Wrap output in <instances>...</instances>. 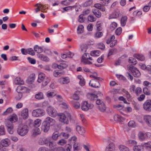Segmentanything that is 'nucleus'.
I'll return each instance as SVG.
<instances>
[{
	"label": "nucleus",
	"instance_id": "63",
	"mask_svg": "<svg viewBox=\"0 0 151 151\" xmlns=\"http://www.w3.org/2000/svg\"><path fill=\"white\" fill-rule=\"evenodd\" d=\"M122 32V29L121 27L118 28L115 31V33L117 35H120Z\"/></svg>",
	"mask_w": 151,
	"mask_h": 151
},
{
	"label": "nucleus",
	"instance_id": "32",
	"mask_svg": "<svg viewBox=\"0 0 151 151\" xmlns=\"http://www.w3.org/2000/svg\"><path fill=\"white\" fill-rule=\"evenodd\" d=\"M98 108L101 112H104L106 111V108L104 103H102L98 106Z\"/></svg>",
	"mask_w": 151,
	"mask_h": 151
},
{
	"label": "nucleus",
	"instance_id": "44",
	"mask_svg": "<svg viewBox=\"0 0 151 151\" xmlns=\"http://www.w3.org/2000/svg\"><path fill=\"white\" fill-rule=\"evenodd\" d=\"M27 53L29 54L32 56L34 55L35 54V51L32 48H29L27 49V50H26Z\"/></svg>",
	"mask_w": 151,
	"mask_h": 151
},
{
	"label": "nucleus",
	"instance_id": "48",
	"mask_svg": "<svg viewBox=\"0 0 151 151\" xmlns=\"http://www.w3.org/2000/svg\"><path fill=\"white\" fill-rule=\"evenodd\" d=\"M128 125L129 127L133 128L137 126L136 123L133 121H130L128 123Z\"/></svg>",
	"mask_w": 151,
	"mask_h": 151
},
{
	"label": "nucleus",
	"instance_id": "39",
	"mask_svg": "<svg viewBox=\"0 0 151 151\" xmlns=\"http://www.w3.org/2000/svg\"><path fill=\"white\" fill-rule=\"evenodd\" d=\"M46 95L48 98H50L55 96V94L54 92L49 91L46 93Z\"/></svg>",
	"mask_w": 151,
	"mask_h": 151
},
{
	"label": "nucleus",
	"instance_id": "55",
	"mask_svg": "<svg viewBox=\"0 0 151 151\" xmlns=\"http://www.w3.org/2000/svg\"><path fill=\"white\" fill-rule=\"evenodd\" d=\"M129 62L130 63H132L133 65H135L137 63L136 60L133 58H130L129 59Z\"/></svg>",
	"mask_w": 151,
	"mask_h": 151
},
{
	"label": "nucleus",
	"instance_id": "3",
	"mask_svg": "<svg viewBox=\"0 0 151 151\" xmlns=\"http://www.w3.org/2000/svg\"><path fill=\"white\" fill-rule=\"evenodd\" d=\"M50 137L44 138H41L39 141V144L41 145H45L46 146H49L52 148L54 145L53 142L51 141Z\"/></svg>",
	"mask_w": 151,
	"mask_h": 151
},
{
	"label": "nucleus",
	"instance_id": "50",
	"mask_svg": "<svg viewBox=\"0 0 151 151\" xmlns=\"http://www.w3.org/2000/svg\"><path fill=\"white\" fill-rule=\"evenodd\" d=\"M81 50L83 53H84L86 51L87 49V46L86 45H82L81 46Z\"/></svg>",
	"mask_w": 151,
	"mask_h": 151
},
{
	"label": "nucleus",
	"instance_id": "28",
	"mask_svg": "<svg viewBox=\"0 0 151 151\" xmlns=\"http://www.w3.org/2000/svg\"><path fill=\"white\" fill-rule=\"evenodd\" d=\"M32 136L35 137L40 133V130L37 127H35V129L32 130Z\"/></svg>",
	"mask_w": 151,
	"mask_h": 151
},
{
	"label": "nucleus",
	"instance_id": "6",
	"mask_svg": "<svg viewBox=\"0 0 151 151\" xmlns=\"http://www.w3.org/2000/svg\"><path fill=\"white\" fill-rule=\"evenodd\" d=\"M5 124L7 128L8 132L10 134H13L14 132V127L13 123L11 122L9 120L6 119L5 121Z\"/></svg>",
	"mask_w": 151,
	"mask_h": 151
},
{
	"label": "nucleus",
	"instance_id": "42",
	"mask_svg": "<svg viewBox=\"0 0 151 151\" xmlns=\"http://www.w3.org/2000/svg\"><path fill=\"white\" fill-rule=\"evenodd\" d=\"M102 23L100 21H98L96 24V26L97 28V29L98 31H101L102 29Z\"/></svg>",
	"mask_w": 151,
	"mask_h": 151
},
{
	"label": "nucleus",
	"instance_id": "22",
	"mask_svg": "<svg viewBox=\"0 0 151 151\" xmlns=\"http://www.w3.org/2000/svg\"><path fill=\"white\" fill-rule=\"evenodd\" d=\"M14 83L17 85H23L24 82L20 77H17L14 80Z\"/></svg>",
	"mask_w": 151,
	"mask_h": 151
},
{
	"label": "nucleus",
	"instance_id": "45",
	"mask_svg": "<svg viewBox=\"0 0 151 151\" xmlns=\"http://www.w3.org/2000/svg\"><path fill=\"white\" fill-rule=\"evenodd\" d=\"M50 77H45L44 81H43V82L42 83L43 85L44 86H46L50 82Z\"/></svg>",
	"mask_w": 151,
	"mask_h": 151
},
{
	"label": "nucleus",
	"instance_id": "56",
	"mask_svg": "<svg viewBox=\"0 0 151 151\" xmlns=\"http://www.w3.org/2000/svg\"><path fill=\"white\" fill-rule=\"evenodd\" d=\"M67 141L64 139H61L58 142V144L60 145H63L66 144Z\"/></svg>",
	"mask_w": 151,
	"mask_h": 151
},
{
	"label": "nucleus",
	"instance_id": "25",
	"mask_svg": "<svg viewBox=\"0 0 151 151\" xmlns=\"http://www.w3.org/2000/svg\"><path fill=\"white\" fill-rule=\"evenodd\" d=\"M34 49L36 52L38 53V54H40L43 51V47H40L38 45L35 46Z\"/></svg>",
	"mask_w": 151,
	"mask_h": 151
},
{
	"label": "nucleus",
	"instance_id": "33",
	"mask_svg": "<svg viewBox=\"0 0 151 151\" xmlns=\"http://www.w3.org/2000/svg\"><path fill=\"white\" fill-rule=\"evenodd\" d=\"M127 19V17L126 16L123 17L121 18L120 22L121 25L122 26H124L125 25Z\"/></svg>",
	"mask_w": 151,
	"mask_h": 151
},
{
	"label": "nucleus",
	"instance_id": "29",
	"mask_svg": "<svg viewBox=\"0 0 151 151\" xmlns=\"http://www.w3.org/2000/svg\"><path fill=\"white\" fill-rule=\"evenodd\" d=\"M119 12L118 10L115 11L111 14L109 17V19L116 18L119 16Z\"/></svg>",
	"mask_w": 151,
	"mask_h": 151
},
{
	"label": "nucleus",
	"instance_id": "31",
	"mask_svg": "<svg viewBox=\"0 0 151 151\" xmlns=\"http://www.w3.org/2000/svg\"><path fill=\"white\" fill-rule=\"evenodd\" d=\"M9 120L12 123L16 122L18 119L17 116L15 114H13L10 116L9 119H6Z\"/></svg>",
	"mask_w": 151,
	"mask_h": 151
},
{
	"label": "nucleus",
	"instance_id": "54",
	"mask_svg": "<svg viewBox=\"0 0 151 151\" xmlns=\"http://www.w3.org/2000/svg\"><path fill=\"white\" fill-rule=\"evenodd\" d=\"M22 94L21 92H17L15 97V99L17 100H20L22 97Z\"/></svg>",
	"mask_w": 151,
	"mask_h": 151
},
{
	"label": "nucleus",
	"instance_id": "24",
	"mask_svg": "<svg viewBox=\"0 0 151 151\" xmlns=\"http://www.w3.org/2000/svg\"><path fill=\"white\" fill-rule=\"evenodd\" d=\"M132 149L133 151H143L144 150L143 146L142 145H134Z\"/></svg>",
	"mask_w": 151,
	"mask_h": 151
},
{
	"label": "nucleus",
	"instance_id": "58",
	"mask_svg": "<svg viewBox=\"0 0 151 151\" xmlns=\"http://www.w3.org/2000/svg\"><path fill=\"white\" fill-rule=\"evenodd\" d=\"M5 130L3 126H0V135H3L5 134Z\"/></svg>",
	"mask_w": 151,
	"mask_h": 151
},
{
	"label": "nucleus",
	"instance_id": "11",
	"mask_svg": "<svg viewBox=\"0 0 151 151\" xmlns=\"http://www.w3.org/2000/svg\"><path fill=\"white\" fill-rule=\"evenodd\" d=\"M93 107L92 105L89 104L86 101H84L82 103L81 109L83 110L87 111L89 109H91Z\"/></svg>",
	"mask_w": 151,
	"mask_h": 151
},
{
	"label": "nucleus",
	"instance_id": "12",
	"mask_svg": "<svg viewBox=\"0 0 151 151\" xmlns=\"http://www.w3.org/2000/svg\"><path fill=\"white\" fill-rule=\"evenodd\" d=\"M116 147L113 143H110L106 148L105 151H115Z\"/></svg>",
	"mask_w": 151,
	"mask_h": 151
},
{
	"label": "nucleus",
	"instance_id": "35",
	"mask_svg": "<svg viewBox=\"0 0 151 151\" xmlns=\"http://www.w3.org/2000/svg\"><path fill=\"white\" fill-rule=\"evenodd\" d=\"M114 119L115 121L118 122H121L124 120L123 117L118 114H116L114 116Z\"/></svg>",
	"mask_w": 151,
	"mask_h": 151
},
{
	"label": "nucleus",
	"instance_id": "36",
	"mask_svg": "<svg viewBox=\"0 0 151 151\" xmlns=\"http://www.w3.org/2000/svg\"><path fill=\"white\" fill-rule=\"evenodd\" d=\"M142 145H143V147L147 149H150L151 150V142L149 141L147 142H143Z\"/></svg>",
	"mask_w": 151,
	"mask_h": 151
},
{
	"label": "nucleus",
	"instance_id": "30",
	"mask_svg": "<svg viewBox=\"0 0 151 151\" xmlns=\"http://www.w3.org/2000/svg\"><path fill=\"white\" fill-rule=\"evenodd\" d=\"M93 14L98 18H100L101 15V12L98 9H92Z\"/></svg>",
	"mask_w": 151,
	"mask_h": 151
},
{
	"label": "nucleus",
	"instance_id": "53",
	"mask_svg": "<svg viewBox=\"0 0 151 151\" xmlns=\"http://www.w3.org/2000/svg\"><path fill=\"white\" fill-rule=\"evenodd\" d=\"M144 93L147 95H150V90L147 88H144L143 89Z\"/></svg>",
	"mask_w": 151,
	"mask_h": 151
},
{
	"label": "nucleus",
	"instance_id": "26",
	"mask_svg": "<svg viewBox=\"0 0 151 151\" xmlns=\"http://www.w3.org/2000/svg\"><path fill=\"white\" fill-rule=\"evenodd\" d=\"M45 77V74L42 73H40L38 75L37 81L39 83H41L42 82L43 83Z\"/></svg>",
	"mask_w": 151,
	"mask_h": 151
},
{
	"label": "nucleus",
	"instance_id": "43",
	"mask_svg": "<svg viewBox=\"0 0 151 151\" xmlns=\"http://www.w3.org/2000/svg\"><path fill=\"white\" fill-rule=\"evenodd\" d=\"M117 51V49L115 48H113L109 50L108 55V57H109V56L116 53Z\"/></svg>",
	"mask_w": 151,
	"mask_h": 151
},
{
	"label": "nucleus",
	"instance_id": "13",
	"mask_svg": "<svg viewBox=\"0 0 151 151\" xmlns=\"http://www.w3.org/2000/svg\"><path fill=\"white\" fill-rule=\"evenodd\" d=\"M44 122L47 123L50 126L54 125L55 122V120L49 117L46 118Z\"/></svg>",
	"mask_w": 151,
	"mask_h": 151
},
{
	"label": "nucleus",
	"instance_id": "52",
	"mask_svg": "<svg viewBox=\"0 0 151 151\" xmlns=\"http://www.w3.org/2000/svg\"><path fill=\"white\" fill-rule=\"evenodd\" d=\"M88 21L91 22H94L96 21V18L92 15H90L88 17Z\"/></svg>",
	"mask_w": 151,
	"mask_h": 151
},
{
	"label": "nucleus",
	"instance_id": "40",
	"mask_svg": "<svg viewBox=\"0 0 151 151\" xmlns=\"http://www.w3.org/2000/svg\"><path fill=\"white\" fill-rule=\"evenodd\" d=\"M119 148L120 151H130L128 147L123 145H120Z\"/></svg>",
	"mask_w": 151,
	"mask_h": 151
},
{
	"label": "nucleus",
	"instance_id": "15",
	"mask_svg": "<svg viewBox=\"0 0 151 151\" xmlns=\"http://www.w3.org/2000/svg\"><path fill=\"white\" fill-rule=\"evenodd\" d=\"M144 119L147 125L151 127V116L149 115H145L144 117Z\"/></svg>",
	"mask_w": 151,
	"mask_h": 151
},
{
	"label": "nucleus",
	"instance_id": "60",
	"mask_svg": "<svg viewBox=\"0 0 151 151\" xmlns=\"http://www.w3.org/2000/svg\"><path fill=\"white\" fill-rule=\"evenodd\" d=\"M60 136L64 137L65 139H67L69 137V135L68 134L62 132L60 133Z\"/></svg>",
	"mask_w": 151,
	"mask_h": 151
},
{
	"label": "nucleus",
	"instance_id": "47",
	"mask_svg": "<svg viewBox=\"0 0 151 151\" xmlns=\"http://www.w3.org/2000/svg\"><path fill=\"white\" fill-rule=\"evenodd\" d=\"M13 111L11 107L8 108L6 111L4 112L2 114L3 115H6L11 113Z\"/></svg>",
	"mask_w": 151,
	"mask_h": 151
},
{
	"label": "nucleus",
	"instance_id": "64",
	"mask_svg": "<svg viewBox=\"0 0 151 151\" xmlns=\"http://www.w3.org/2000/svg\"><path fill=\"white\" fill-rule=\"evenodd\" d=\"M38 151H50V150L45 147H42L39 148Z\"/></svg>",
	"mask_w": 151,
	"mask_h": 151
},
{
	"label": "nucleus",
	"instance_id": "18",
	"mask_svg": "<svg viewBox=\"0 0 151 151\" xmlns=\"http://www.w3.org/2000/svg\"><path fill=\"white\" fill-rule=\"evenodd\" d=\"M10 144V141L9 139L6 138L2 140L1 142V146L4 147H7Z\"/></svg>",
	"mask_w": 151,
	"mask_h": 151
},
{
	"label": "nucleus",
	"instance_id": "2",
	"mask_svg": "<svg viewBox=\"0 0 151 151\" xmlns=\"http://www.w3.org/2000/svg\"><path fill=\"white\" fill-rule=\"evenodd\" d=\"M58 118L60 122L64 124H68L69 123V120L71 118L70 114L67 115L63 113H59L58 115Z\"/></svg>",
	"mask_w": 151,
	"mask_h": 151
},
{
	"label": "nucleus",
	"instance_id": "49",
	"mask_svg": "<svg viewBox=\"0 0 151 151\" xmlns=\"http://www.w3.org/2000/svg\"><path fill=\"white\" fill-rule=\"evenodd\" d=\"M92 0H88L83 4V6L85 7L89 6L92 4Z\"/></svg>",
	"mask_w": 151,
	"mask_h": 151
},
{
	"label": "nucleus",
	"instance_id": "7",
	"mask_svg": "<svg viewBox=\"0 0 151 151\" xmlns=\"http://www.w3.org/2000/svg\"><path fill=\"white\" fill-rule=\"evenodd\" d=\"M47 111L48 115L52 117H55L58 114L56 110L51 106H49L47 108Z\"/></svg>",
	"mask_w": 151,
	"mask_h": 151
},
{
	"label": "nucleus",
	"instance_id": "27",
	"mask_svg": "<svg viewBox=\"0 0 151 151\" xmlns=\"http://www.w3.org/2000/svg\"><path fill=\"white\" fill-rule=\"evenodd\" d=\"M138 136L139 140L141 141H144L146 139L145 134L141 131L139 132Z\"/></svg>",
	"mask_w": 151,
	"mask_h": 151
},
{
	"label": "nucleus",
	"instance_id": "1",
	"mask_svg": "<svg viewBox=\"0 0 151 151\" xmlns=\"http://www.w3.org/2000/svg\"><path fill=\"white\" fill-rule=\"evenodd\" d=\"M90 77L93 78L94 79L91 80L89 83V85L92 87L95 88H99L100 86V85L99 82V81H101L102 79L97 76V74L94 73L92 75L90 76Z\"/></svg>",
	"mask_w": 151,
	"mask_h": 151
},
{
	"label": "nucleus",
	"instance_id": "62",
	"mask_svg": "<svg viewBox=\"0 0 151 151\" xmlns=\"http://www.w3.org/2000/svg\"><path fill=\"white\" fill-rule=\"evenodd\" d=\"M97 46L98 48L101 49H104L105 47L104 45L101 43H98Z\"/></svg>",
	"mask_w": 151,
	"mask_h": 151
},
{
	"label": "nucleus",
	"instance_id": "10",
	"mask_svg": "<svg viewBox=\"0 0 151 151\" xmlns=\"http://www.w3.org/2000/svg\"><path fill=\"white\" fill-rule=\"evenodd\" d=\"M129 70L131 71L133 75L135 77H138L141 75L139 70L135 67L130 66L129 67Z\"/></svg>",
	"mask_w": 151,
	"mask_h": 151
},
{
	"label": "nucleus",
	"instance_id": "61",
	"mask_svg": "<svg viewBox=\"0 0 151 151\" xmlns=\"http://www.w3.org/2000/svg\"><path fill=\"white\" fill-rule=\"evenodd\" d=\"M116 140V138L112 136L108 138L107 140L110 143H113L115 142Z\"/></svg>",
	"mask_w": 151,
	"mask_h": 151
},
{
	"label": "nucleus",
	"instance_id": "8",
	"mask_svg": "<svg viewBox=\"0 0 151 151\" xmlns=\"http://www.w3.org/2000/svg\"><path fill=\"white\" fill-rule=\"evenodd\" d=\"M45 114V111L41 109H37L34 110L32 112V115L34 117H40Z\"/></svg>",
	"mask_w": 151,
	"mask_h": 151
},
{
	"label": "nucleus",
	"instance_id": "19",
	"mask_svg": "<svg viewBox=\"0 0 151 151\" xmlns=\"http://www.w3.org/2000/svg\"><path fill=\"white\" fill-rule=\"evenodd\" d=\"M37 56L39 58L45 62H48L50 60L49 58L44 55L41 54H38Z\"/></svg>",
	"mask_w": 151,
	"mask_h": 151
},
{
	"label": "nucleus",
	"instance_id": "14",
	"mask_svg": "<svg viewBox=\"0 0 151 151\" xmlns=\"http://www.w3.org/2000/svg\"><path fill=\"white\" fill-rule=\"evenodd\" d=\"M58 81L60 83L62 84H67L70 82V79L68 77L60 78Z\"/></svg>",
	"mask_w": 151,
	"mask_h": 151
},
{
	"label": "nucleus",
	"instance_id": "41",
	"mask_svg": "<svg viewBox=\"0 0 151 151\" xmlns=\"http://www.w3.org/2000/svg\"><path fill=\"white\" fill-rule=\"evenodd\" d=\"M84 27L82 25H79L77 29V33L78 34L82 33L83 32Z\"/></svg>",
	"mask_w": 151,
	"mask_h": 151
},
{
	"label": "nucleus",
	"instance_id": "20",
	"mask_svg": "<svg viewBox=\"0 0 151 151\" xmlns=\"http://www.w3.org/2000/svg\"><path fill=\"white\" fill-rule=\"evenodd\" d=\"M35 74H32L28 78L27 82L28 83L31 84L33 83L35 80Z\"/></svg>",
	"mask_w": 151,
	"mask_h": 151
},
{
	"label": "nucleus",
	"instance_id": "17",
	"mask_svg": "<svg viewBox=\"0 0 151 151\" xmlns=\"http://www.w3.org/2000/svg\"><path fill=\"white\" fill-rule=\"evenodd\" d=\"M82 94H83V92L81 91H76L73 95V98L74 100H78L79 99V96Z\"/></svg>",
	"mask_w": 151,
	"mask_h": 151
},
{
	"label": "nucleus",
	"instance_id": "34",
	"mask_svg": "<svg viewBox=\"0 0 151 151\" xmlns=\"http://www.w3.org/2000/svg\"><path fill=\"white\" fill-rule=\"evenodd\" d=\"M133 56L140 61H143L145 60V57L142 55L135 54Z\"/></svg>",
	"mask_w": 151,
	"mask_h": 151
},
{
	"label": "nucleus",
	"instance_id": "38",
	"mask_svg": "<svg viewBox=\"0 0 151 151\" xmlns=\"http://www.w3.org/2000/svg\"><path fill=\"white\" fill-rule=\"evenodd\" d=\"M41 123V120L39 119H37L34 121V126L35 128L38 127L40 126Z\"/></svg>",
	"mask_w": 151,
	"mask_h": 151
},
{
	"label": "nucleus",
	"instance_id": "23",
	"mask_svg": "<svg viewBox=\"0 0 151 151\" xmlns=\"http://www.w3.org/2000/svg\"><path fill=\"white\" fill-rule=\"evenodd\" d=\"M76 130L78 133L81 135H83L85 132L84 128L80 126H77Z\"/></svg>",
	"mask_w": 151,
	"mask_h": 151
},
{
	"label": "nucleus",
	"instance_id": "37",
	"mask_svg": "<svg viewBox=\"0 0 151 151\" xmlns=\"http://www.w3.org/2000/svg\"><path fill=\"white\" fill-rule=\"evenodd\" d=\"M35 98L38 100H41L44 99L43 93L41 92H39L36 94L35 96Z\"/></svg>",
	"mask_w": 151,
	"mask_h": 151
},
{
	"label": "nucleus",
	"instance_id": "51",
	"mask_svg": "<svg viewBox=\"0 0 151 151\" xmlns=\"http://www.w3.org/2000/svg\"><path fill=\"white\" fill-rule=\"evenodd\" d=\"M142 89L140 87L137 88L134 92L137 96L139 95L142 92Z\"/></svg>",
	"mask_w": 151,
	"mask_h": 151
},
{
	"label": "nucleus",
	"instance_id": "46",
	"mask_svg": "<svg viewBox=\"0 0 151 151\" xmlns=\"http://www.w3.org/2000/svg\"><path fill=\"white\" fill-rule=\"evenodd\" d=\"M100 53V52L99 51L96 50L91 52V55L92 56H99V55Z\"/></svg>",
	"mask_w": 151,
	"mask_h": 151
},
{
	"label": "nucleus",
	"instance_id": "57",
	"mask_svg": "<svg viewBox=\"0 0 151 151\" xmlns=\"http://www.w3.org/2000/svg\"><path fill=\"white\" fill-rule=\"evenodd\" d=\"M117 26L116 23L115 22H112L110 25V29L112 31L114 30Z\"/></svg>",
	"mask_w": 151,
	"mask_h": 151
},
{
	"label": "nucleus",
	"instance_id": "16",
	"mask_svg": "<svg viewBox=\"0 0 151 151\" xmlns=\"http://www.w3.org/2000/svg\"><path fill=\"white\" fill-rule=\"evenodd\" d=\"M50 128V126H49L48 124H47V123L44 122L42 126V130L44 132H47L49 130Z\"/></svg>",
	"mask_w": 151,
	"mask_h": 151
},
{
	"label": "nucleus",
	"instance_id": "4",
	"mask_svg": "<svg viewBox=\"0 0 151 151\" xmlns=\"http://www.w3.org/2000/svg\"><path fill=\"white\" fill-rule=\"evenodd\" d=\"M93 59L92 58L90 57L89 54L85 53L82 55L81 60V62L85 64H91L92 63L91 61H89V60H92Z\"/></svg>",
	"mask_w": 151,
	"mask_h": 151
},
{
	"label": "nucleus",
	"instance_id": "9",
	"mask_svg": "<svg viewBox=\"0 0 151 151\" xmlns=\"http://www.w3.org/2000/svg\"><path fill=\"white\" fill-rule=\"evenodd\" d=\"M144 109L147 112H151V99L146 100L143 104Z\"/></svg>",
	"mask_w": 151,
	"mask_h": 151
},
{
	"label": "nucleus",
	"instance_id": "21",
	"mask_svg": "<svg viewBox=\"0 0 151 151\" xmlns=\"http://www.w3.org/2000/svg\"><path fill=\"white\" fill-rule=\"evenodd\" d=\"M21 116L24 119L27 118L28 116V110L26 108L23 109L21 112Z\"/></svg>",
	"mask_w": 151,
	"mask_h": 151
},
{
	"label": "nucleus",
	"instance_id": "5",
	"mask_svg": "<svg viewBox=\"0 0 151 151\" xmlns=\"http://www.w3.org/2000/svg\"><path fill=\"white\" fill-rule=\"evenodd\" d=\"M28 131V127L27 125L19 127L17 130L18 134L22 136H24L26 135Z\"/></svg>",
	"mask_w": 151,
	"mask_h": 151
},
{
	"label": "nucleus",
	"instance_id": "59",
	"mask_svg": "<svg viewBox=\"0 0 151 151\" xmlns=\"http://www.w3.org/2000/svg\"><path fill=\"white\" fill-rule=\"evenodd\" d=\"M103 33L101 32H97L95 34V37L96 38H99L102 37Z\"/></svg>",
	"mask_w": 151,
	"mask_h": 151
}]
</instances>
